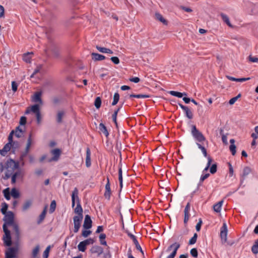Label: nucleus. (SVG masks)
<instances>
[{
  "mask_svg": "<svg viewBox=\"0 0 258 258\" xmlns=\"http://www.w3.org/2000/svg\"><path fill=\"white\" fill-rule=\"evenodd\" d=\"M72 206L74 208L75 205V200H77V206L74 209V212L77 215L73 217L74 225V232L77 233L81 226L82 221L83 218V210L80 204V201L78 197V190L76 187L72 194Z\"/></svg>",
  "mask_w": 258,
  "mask_h": 258,
  "instance_id": "nucleus-1",
  "label": "nucleus"
},
{
  "mask_svg": "<svg viewBox=\"0 0 258 258\" xmlns=\"http://www.w3.org/2000/svg\"><path fill=\"white\" fill-rule=\"evenodd\" d=\"M20 162H6L7 172L6 176L9 178L12 174L16 175V177L22 178L23 171L20 167Z\"/></svg>",
  "mask_w": 258,
  "mask_h": 258,
  "instance_id": "nucleus-2",
  "label": "nucleus"
},
{
  "mask_svg": "<svg viewBox=\"0 0 258 258\" xmlns=\"http://www.w3.org/2000/svg\"><path fill=\"white\" fill-rule=\"evenodd\" d=\"M34 137L33 135L32 132H30L27 139V144L25 148V152L21 155V160L23 161L25 159V157L29 153L31 146L34 144Z\"/></svg>",
  "mask_w": 258,
  "mask_h": 258,
  "instance_id": "nucleus-3",
  "label": "nucleus"
},
{
  "mask_svg": "<svg viewBox=\"0 0 258 258\" xmlns=\"http://www.w3.org/2000/svg\"><path fill=\"white\" fill-rule=\"evenodd\" d=\"M180 247V243L176 242L170 245L167 248L166 252H169L171 251L172 252L166 258H174L176 255L177 251Z\"/></svg>",
  "mask_w": 258,
  "mask_h": 258,
  "instance_id": "nucleus-4",
  "label": "nucleus"
},
{
  "mask_svg": "<svg viewBox=\"0 0 258 258\" xmlns=\"http://www.w3.org/2000/svg\"><path fill=\"white\" fill-rule=\"evenodd\" d=\"M191 134L194 138L199 142H202L206 140V138L196 127V125H192Z\"/></svg>",
  "mask_w": 258,
  "mask_h": 258,
  "instance_id": "nucleus-5",
  "label": "nucleus"
},
{
  "mask_svg": "<svg viewBox=\"0 0 258 258\" xmlns=\"http://www.w3.org/2000/svg\"><path fill=\"white\" fill-rule=\"evenodd\" d=\"M3 228L5 233V235L3 238L4 243L7 246H10L12 244L10 231L8 229L7 226H6V224L3 225Z\"/></svg>",
  "mask_w": 258,
  "mask_h": 258,
  "instance_id": "nucleus-6",
  "label": "nucleus"
},
{
  "mask_svg": "<svg viewBox=\"0 0 258 258\" xmlns=\"http://www.w3.org/2000/svg\"><path fill=\"white\" fill-rule=\"evenodd\" d=\"M5 217H4V221H5V224L6 225H10L11 224H13L14 222V214L12 212H8L6 214H4Z\"/></svg>",
  "mask_w": 258,
  "mask_h": 258,
  "instance_id": "nucleus-7",
  "label": "nucleus"
},
{
  "mask_svg": "<svg viewBox=\"0 0 258 258\" xmlns=\"http://www.w3.org/2000/svg\"><path fill=\"white\" fill-rule=\"evenodd\" d=\"M211 162H208L206 167L204 168L203 171V174L201 175L200 179L199 184H201L202 183L210 176V174L206 173L211 165Z\"/></svg>",
  "mask_w": 258,
  "mask_h": 258,
  "instance_id": "nucleus-8",
  "label": "nucleus"
},
{
  "mask_svg": "<svg viewBox=\"0 0 258 258\" xmlns=\"http://www.w3.org/2000/svg\"><path fill=\"white\" fill-rule=\"evenodd\" d=\"M227 225L226 223H224L220 229V237L224 242L227 241Z\"/></svg>",
  "mask_w": 258,
  "mask_h": 258,
  "instance_id": "nucleus-9",
  "label": "nucleus"
},
{
  "mask_svg": "<svg viewBox=\"0 0 258 258\" xmlns=\"http://www.w3.org/2000/svg\"><path fill=\"white\" fill-rule=\"evenodd\" d=\"M92 221L90 216L89 215H86L85 217V219L83 224V228L85 229H89L92 227Z\"/></svg>",
  "mask_w": 258,
  "mask_h": 258,
  "instance_id": "nucleus-10",
  "label": "nucleus"
},
{
  "mask_svg": "<svg viewBox=\"0 0 258 258\" xmlns=\"http://www.w3.org/2000/svg\"><path fill=\"white\" fill-rule=\"evenodd\" d=\"M190 204L187 203L184 210V224L186 225L189 220L190 216Z\"/></svg>",
  "mask_w": 258,
  "mask_h": 258,
  "instance_id": "nucleus-11",
  "label": "nucleus"
},
{
  "mask_svg": "<svg viewBox=\"0 0 258 258\" xmlns=\"http://www.w3.org/2000/svg\"><path fill=\"white\" fill-rule=\"evenodd\" d=\"M61 153V151L59 149H55L51 150V154L52 155V160L53 161L58 160Z\"/></svg>",
  "mask_w": 258,
  "mask_h": 258,
  "instance_id": "nucleus-12",
  "label": "nucleus"
},
{
  "mask_svg": "<svg viewBox=\"0 0 258 258\" xmlns=\"http://www.w3.org/2000/svg\"><path fill=\"white\" fill-rule=\"evenodd\" d=\"M107 183L105 185V191L104 193V197L109 199L111 194L110 185L109 183V179L108 178H107Z\"/></svg>",
  "mask_w": 258,
  "mask_h": 258,
  "instance_id": "nucleus-13",
  "label": "nucleus"
},
{
  "mask_svg": "<svg viewBox=\"0 0 258 258\" xmlns=\"http://www.w3.org/2000/svg\"><path fill=\"white\" fill-rule=\"evenodd\" d=\"M14 145H13L11 143H8L5 145L3 149L1 151V154L3 156H5L8 151H9L12 147H13Z\"/></svg>",
  "mask_w": 258,
  "mask_h": 258,
  "instance_id": "nucleus-14",
  "label": "nucleus"
},
{
  "mask_svg": "<svg viewBox=\"0 0 258 258\" xmlns=\"http://www.w3.org/2000/svg\"><path fill=\"white\" fill-rule=\"evenodd\" d=\"M128 236L131 238V239L133 240L134 244L136 245V248L140 251L143 254L144 253L143 251L142 250V249L141 248V246L139 244L136 237L132 234H128Z\"/></svg>",
  "mask_w": 258,
  "mask_h": 258,
  "instance_id": "nucleus-15",
  "label": "nucleus"
},
{
  "mask_svg": "<svg viewBox=\"0 0 258 258\" xmlns=\"http://www.w3.org/2000/svg\"><path fill=\"white\" fill-rule=\"evenodd\" d=\"M16 253V250L14 248H10L6 252V258H14Z\"/></svg>",
  "mask_w": 258,
  "mask_h": 258,
  "instance_id": "nucleus-16",
  "label": "nucleus"
},
{
  "mask_svg": "<svg viewBox=\"0 0 258 258\" xmlns=\"http://www.w3.org/2000/svg\"><path fill=\"white\" fill-rule=\"evenodd\" d=\"M14 131V134L15 136L18 138L23 136L24 130L22 127L18 126Z\"/></svg>",
  "mask_w": 258,
  "mask_h": 258,
  "instance_id": "nucleus-17",
  "label": "nucleus"
},
{
  "mask_svg": "<svg viewBox=\"0 0 258 258\" xmlns=\"http://www.w3.org/2000/svg\"><path fill=\"white\" fill-rule=\"evenodd\" d=\"M42 93L41 92H36L34 95L32 100L34 102L42 103V99L41 98Z\"/></svg>",
  "mask_w": 258,
  "mask_h": 258,
  "instance_id": "nucleus-18",
  "label": "nucleus"
},
{
  "mask_svg": "<svg viewBox=\"0 0 258 258\" xmlns=\"http://www.w3.org/2000/svg\"><path fill=\"white\" fill-rule=\"evenodd\" d=\"M223 204V201L222 200L218 202L217 204H215L213 206V209L214 211L217 213L220 212Z\"/></svg>",
  "mask_w": 258,
  "mask_h": 258,
  "instance_id": "nucleus-19",
  "label": "nucleus"
},
{
  "mask_svg": "<svg viewBox=\"0 0 258 258\" xmlns=\"http://www.w3.org/2000/svg\"><path fill=\"white\" fill-rule=\"evenodd\" d=\"M92 58L96 61L102 60H104L105 59V56H104L102 54H98V53H92Z\"/></svg>",
  "mask_w": 258,
  "mask_h": 258,
  "instance_id": "nucleus-20",
  "label": "nucleus"
},
{
  "mask_svg": "<svg viewBox=\"0 0 258 258\" xmlns=\"http://www.w3.org/2000/svg\"><path fill=\"white\" fill-rule=\"evenodd\" d=\"M118 180L119 181L120 186L121 188L122 187V164L120 162L119 164V170H118Z\"/></svg>",
  "mask_w": 258,
  "mask_h": 258,
  "instance_id": "nucleus-21",
  "label": "nucleus"
},
{
  "mask_svg": "<svg viewBox=\"0 0 258 258\" xmlns=\"http://www.w3.org/2000/svg\"><path fill=\"white\" fill-rule=\"evenodd\" d=\"M47 208V206H45L43 211L40 215L39 220L38 221V224H40V223H41L42 221L44 219L46 214Z\"/></svg>",
  "mask_w": 258,
  "mask_h": 258,
  "instance_id": "nucleus-22",
  "label": "nucleus"
},
{
  "mask_svg": "<svg viewBox=\"0 0 258 258\" xmlns=\"http://www.w3.org/2000/svg\"><path fill=\"white\" fill-rule=\"evenodd\" d=\"M65 114L64 111H58L56 115V121L58 123H60L62 122V119L64 116Z\"/></svg>",
  "mask_w": 258,
  "mask_h": 258,
  "instance_id": "nucleus-23",
  "label": "nucleus"
},
{
  "mask_svg": "<svg viewBox=\"0 0 258 258\" xmlns=\"http://www.w3.org/2000/svg\"><path fill=\"white\" fill-rule=\"evenodd\" d=\"M99 130L106 137L108 136L109 134L105 125L101 123L99 124Z\"/></svg>",
  "mask_w": 258,
  "mask_h": 258,
  "instance_id": "nucleus-24",
  "label": "nucleus"
},
{
  "mask_svg": "<svg viewBox=\"0 0 258 258\" xmlns=\"http://www.w3.org/2000/svg\"><path fill=\"white\" fill-rule=\"evenodd\" d=\"M221 18L223 20V21L226 23V24L230 27L231 28H232L233 27V26L232 25V24L230 23V21H229V18L227 16H226V15L223 14V13H221Z\"/></svg>",
  "mask_w": 258,
  "mask_h": 258,
  "instance_id": "nucleus-25",
  "label": "nucleus"
},
{
  "mask_svg": "<svg viewBox=\"0 0 258 258\" xmlns=\"http://www.w3.org/2000/svg\"><path fill=\"white\" fill-rule=\"evenodd\" d=\"M155 18L163 23L164 25H167L168 22L165 19H164L162 16L159 13L155 14Z\"/></svg>",
  "mask_w": 258,
  "mask_h": 258,
  "instance_id": "nucleus-26",
  "label": "nucleus"
},
{
  "mask_svg": "<svg viewBox=\"0 0 258 258\" xmlns=\"http://www.w3.org/2000/svg\"><path fill=\"white\" fill-rule=\"evenodd\" d=\"M251 251L253 254L258 253V239H256L251 247Z\"/></svg>",
  "mask_w": 258,
  "mask_h": 258,
  "instance_id": "nucleus-27",
  "label": "nucleus"
},
{
  "mask_svg": "<svg viewBox=\"0 0 258 258\" xmlns=\"http://www.w3.org/2000/svg\"><path fill=\"white\" fill-rule=\"evenodd\" d=\"M33 54V53H25L23 55V60L26 61V62H30L31 56V55Z\"/></svg>",
  "mask_w": 258,
  "mask_h": 258,
  "instance_id": "nucleus-28",
  "label": "nucleus"
},
{
  "mask_svg": "<svg viewBox=\"0 0 258 258\" xmlns=\"http://www.w3.org/2000/svg\"><path fill=\"white\" fill-rule=\"evenodd\" d=\"M169 93L172 96H176L179 98H181L183 95H186V93L182 94V93L174 91H170Z\"/></svg>",
  "mask_w": 258,
  "mask_h": 258,
  "instance_id": "nucleus-29",
  "label": "nucleus"
},
{
  "mask_svg": "<svg viewBox=\"0 0 258 258\" xmlns=\"http://www.w3.org/2000/svg\"><path fill=\"white\" fill-rule=\"evenodd\" d=\"M32 205V201L30 200L26 201L23 206V210L26 211L28 210Z\"/></svg>",
  "mask_w": 258,
  "mask_h": 258,
  "instance_id": "nucleus-30",
  "label": "nucleus"
},
{
  "mask_svg": "<svg viewBox=\"0 0 258 258\" xmlns=\"http://www.w3.org/2000/svg\"><path fill=\"white\" fill-rule=\"evenodd\" d=\"M78 248L79 251L84 252L86 249V245L85 244L83 241H81L78 244Z\"/></svg>",
  "mask_w": 258,
  "mask_h": 258,
  "instance_id": "nucleus-31",
  "label": "nucleus"
},
{
  "mask_svg": "<svg viewBox=\"0 0 258 258\" xmlns=\"http://www.w3.org/2000/svg\"><path fill=\"white\" fill-rule=\"evenodd\" d=\"M250 172L251 169L249 167H246L243 169V173L242 174V178H243V180H244V177L248 175Z\"/></svg>",
  "mask_w": 258,
  "mask_h": 258,
  "instance_id": "nucleus-32",
  "label": "nucleus"
},
{
  "mask_svg": "<svg viewBox=\"0 0 258 258\" xmlns=\"http://www.w3.org/2000/svg\"><path fill=\"white\" fill-rule=\"evenodd\" d=\"M31 110L35 114L40 112L39 105L35 104L32 106L31 107Z\"/></svg>",
  "mask_w": 258,
  "mask_h": 258,
  "instance_id": "nucleus-33",
  "label": "nucleus"
},
{
  "mask_svg": "<svg viewBox=\"0 0 258 258\" xmlns=\"http://www.w3.org/2000/svg\"><path fill=\"white\" fill-rule=\"evenodd\" d=\"M39 246L36 245L32 250V257L33 258H36L39 253Z\"/></svg>",
  "mask_w": 258,
  "mask_h": 258,
  "instance_id": "nucleus-34",
  "label": "nucleus"
},
{
  "mask_svg": "<svg viewBox=\"0 0 258 258\" xmlns=\"http://www.w3.org/2000/svg\"><path fill=\"white\" fill-rule=\"evenodd\" d=\"M105 238H106V235L104 233H101L99 235L100 242L102 245H107L106 242L105 240Z\"/></svg>",
  "mask_w": 258,
  "mask_h": 258,
  "instance_id": "nucleus-35",
  "label": "nucleus"
},
{
  "mask_svg": "<svg viewBox=\"0 0 258 258\" xmlns=\"http://www.w3.org/2000/svg\"><path fill=\"white\" fill-rule=\"evenodd\" d=\"M9 226L12 227L13 229L15 232L16 235L17 236H19V230L18 226L16 223H15V222H14L13 224H11Z\"/></svg>",
  "mask_w": 258,
  "mask_h": 258,
  "instance_id": "nucleus-36",
  "label": "nucleus"
},
{
  "mask_svg": "<svg viewBox=\"0 0 258 258\" xmlns=\"http://www.w3.org/2000/svg\"><path fill=\"white\" fill-rule=\"evenodd\" d=\"M55 208H56V202L54 200H53L51 202L49 212L50 213H53L55 210Z\"/></svg>",
  "mask_w": 258,
  "mask_h": 258,
  "instance_id": "nucleus-37",
  "label": "nucleus"
},
{
  "mask_svg": "<svg viewBox=\"0 0 258 258\" xmlns=\"http://www.w3.org/2000/svg\"><path fill=\"white\" fill-rule=\"evenodd\" d=\"M11 195L13 198L15 199L19 198L20 195L18 190H17L16 188H13L12 189Z\"/></svg>",
  "mask_w": 258,
  "mask_h": 258,
  "instance_id": "nucleus-38",
  "label": "nucleus"
},
{
  "mask_svg": "<svg viewBox=\"0 0 258 258\" xmlns=\"http://www.w3.org/2000/svg\"><path fill=\"white\" fill-rule=\"evenodd\" d=\"M91 251L92 253H101L102 251V249L101 247L98 246H93L91 249Z\"/></svg>",
  "mask_w": 258,
  "mask_h": 258,
  "instance_id": "nucleus-39",
  "label": "nucleus"
},
{
  "mask_svg": "<svg viewBox=\"0 0 258 258\" xmlns=\"http://www.w3.org/2000/svg\"><path fill=\"white\" fill-rule=\"evenodd\" d=\"M150 95H142V94H131L130 95V97H135L137 98H149L150 97Z\"/></svg>",
  "mask_w": 258,
  "mask_h": 258,
  "instance_id": "nucleus-40",
  "label": "nucleus"
},
{
  "mask_svg": "<svg viewBox=\"0 0 258 258\" xmlns=\"http://www.w3.org/2000/svg\"><path fill=\"white\" fill-rule=\"evenodd\" d=\"M94 105L95 107L98 109L100 107L101 105V99L100 97H97L95 100Z\"/></svg>",
  "mask_w": 258,
  "mask_h": 258,
  "instance_id": "nucleus-41",
  "label": "nucleus"
},
{
  "mask_svg": "<svg viewBox=\"0 0 258 258\" xmlns=\"http://www.w3.org/2000/svg\"><path fill=\"white\" fill-rule=\"evenodd\" d=\"M197 237H198L197 234L195 233L194 236L189 240L188 244L189 245L194 244L197 241Z\"/></svg>",
  "mask_w": 258,
  "mask_h": 258,
  "instance_id": "nucleus-42",
  "label": "nucleus"
},
{
  "mask_svg": "<svg viewBox=\"0 0 258 258\" xmlns=\"http://www.w3.org/2000/svg\"><path fill=\"white\" fill-rule=\"evenodd\" d=\"M3 193L5 196V198L7 200H9L10 199V194L9 188H7L4 190Z\"/></svg>",
  "mask_w": 258,
  "mask_h": 258,
  "instance_id": "nucleus-43",
  "label": "nucleus"
},
{
  "mask_svg": "<svg viewBox=\"0 0 258 258\" xmlns=\"http://www.w3.org/2000/svg\"><path fill=\"white\" fill-rule=\"evenodd\" d=\"M186 113V116L189 119H191L193 117V114L192 111L187 107L184 111Z\"/></svg>",
  "mask_w": 258,
  "mask_h": 258,
  "instance_id": "nucleus-44",
  "label": "nucleus"
},
{
  "mask_svg": "<svg viewBox=\"0 0 258 258\" xmlns=\"http://www.w3.org/2000/svg\"><path fill=\"white\" fill-rule=\"evenodd\" d=\"M119 99V95L118 93H115L113 97V101L112 103V105H116L118 102Z\"/></svg>",
  "mask_w": 258,
  "mask_h": 258,
  "instance_id": "nucleus-45",
  "label": "nucleus"
},
{
  "mask_svg": "<svg viewBox=\"0 0 258 258\" xmlns=\"http://www.w3.org/2000/svg\"><path fill=\"white\" fill-rule=\"evenodd\" d=\"M14 134V131H12L11 133L10 134L9 137H8V141H9V142L8 143H11V144H12L13 145H14L16 143L13 142V135Z\"/></svg>",
  "mask_w": 258,
  "mask_h": 258,
  "instance_id": "nucleus-46",
  "label": "nucleus"
},
{
  "mask_svg": "<svg viewBox=\"0 0 258 258\" xmlns=\"http://www.w3.org/2000/svg\"><path fill=\"white\" fill-rule=\"evenodd\" d=\"M8 206L6 203H4L2 205V208L1 209V212L3 214H6L7 213V210L8 209Z\"/></svg>",
  "mask_w": 258,
  "mask_h": 258,
  "instance_id": "nucleus-47",
  "label": "nucleus"
},
{
  "mask_svg": "<svg viewBox=\"0 0 258 258\" xmlns=\"http://www.w3.org/2000/svg\"><path fill=\"white\" fill-rule=\"evenodd\" d=\"M190 254L195 258H197L198 255V250L196 248H192L190 251Z\"/></svg>",
  "mask_w": 258,
  "mask_h": 258,
  "instance_id": "nucleus-48",
  "label": "nucleus"
},
{
  "mask_svg": "<svg viewBox=\"0 0 258 258\" xmlns=\"http://www.w3.org/2000/svg\"><path fill=\"white\" fill-rule=\"evenodd\" d=\"M241 96V94H239L237 96L235 97H233L232 98H231L230 100H229V103L230 104V105H232L238 99V98L240 97Z\"/></svg>",
  "mask_w": 258,
  "mask_h": 258,
  "instance_id": "nucleus-49",
  "label": "nucleus"
},
{
  "mask_svg": "<svg viewBox=\"0 0 258 258\" xmlns=\"http://www.w3.org/2000/svg\"><path fill=\"white\" fill-rule=\"evenodd\" d=\"M90 156H91L90 150L89 148H87V150H86V161H90V160H91Z\"/></svg>",
  "mask_w": 258,
  "mask_h": 258,
  "instance_id": "nucleus-50",
  "label": "nucleus"
},
{
  "mask_svg": "<svg viewBox=\"0 0 258 258\" xmlns=\"http://www.w3.org/2000/svg\"><path fill=\"white\" fill-rule=\"evenodd\" d=\"M119 110V108H118L116 110H115L113 114H112L113 120L116 125H117L116 117H117V115Z\"/></svg>",
  "mask_w": 258,
  "mask_h": 258,
  "instance_id": "nucleus-51",
  "label": "nucleus"
},
{
  "mask_svg": "<svg viewBox=\"0 0 258 258\" xmlns=\"http://www.w3.org/2000/svg\"><path fill=\"white\" fill-rule=\"evenodd\" d=\"M210 171L212 174H214L217 171V165L216 164H213L210 169Z\"/></svg>",
  "mask_w": 258,
  "mask_h": 258,
  "instance_id": "nucleus-52",
  "label": "nucleus"
},
{
  "mask_svg": "<svg viewBox=\"0 0 258 258\" xmlns=\"http://www.w3.org/2000/svg\"><path fill=\"white\" fill-rule=\"evenodd\" d=\"M220 135L222 136V140L224 143H227V137L224 135L223 130L222 129L220 130Z\"/></svg>",
  "mask_w": 258,
  "mask_h": 258,
  "instance_id": "nucleus-53",
  "label": "nucleus"
},
{
  "mask_svg": "<svg viewBox=\"0 0 258 258\" xmlns=\"http://www.w3.org/2000/svg\"><path fill=\"white\" fill-rule=\"evenodd\" d=\"M229 176L232 177L233 175V169L230 162H228Z\"/></svg>",
  "mask_w": 258,
  "mask_h": 258,
  "instance_id": "nucleus-54",
  "label": "nucleus"
},
{
  "mask_svg": "<svg viewBox=\"0 0 258 258\" xmlns=\"http://www.w3.org/2000/svg\"><path fill=\"white\" fill-rule=\"evenodd\" d=\"M236 146L234 145H230L229 147V149L232 154V155H234L236 153Z\"/></svg>",
  "mask_w": 258,
  "mask_h": 258,
  "instance_id": "nucleus-55",
  "label": "nucleus"
},
{
  "mask_svg": "<svg viewBox=\"0 0 258 258\" xmlns=\"http://www.w3.org/2000/svg\"><path fill=\"white\" fill-rule=\"evenodd\" d=\"M91 233L90 230H84L82 231V235L84 237H88Z\"/></svg>",
  "mask_w": 258,
  "mask_h": 258,
  "instance_id": "nucleus-56",
  "label": "nucleus"
},
{
  "mask_svg": "<svg viewBox=\"0 0 258 258\" xmlns=\"http://www.w3.org/2000/svg\"><path fill=\"white\" fill-rule=\"evenodd\" d=\"M41 69H42V66L41 65L38 66L36 67V68L35 69L34 72L33 73V74L31 75V77H33L34 75H35L36 74H37L38 72H39L41 70Z\"/></svg>",
  "mask_w": 258,
  "mask_h": 258,
  "instance_id": "nucleus-57",
  "label": "nucleus"
},
{
  "mask_svg": "<svg viewBox=\"0 0 258 258\" xmlns=\"http://www.w3.org/2000/svg\"><path fill=\"white\" fill-rule=\"evenodd\" d=\"M83 242L85 243V244L87 246L88 245L93 244L94 242V240L92 238H89V239H87L83 241Z\"/></svg>",
  "mask_w": 258,
  "mask_h": 258,
  "instance_id": "nucleus-58",
  "label": "nucleus"
},
{
  "mask_svg": "<svg viewBox=\"0 0 258 258\" xmlns=\"http://www.w3.org/2000/svg\"><path fill=\"white\" fill-rule=\"evenodd\" d=\"M248 59L250 61H251L252 62H258V58L252 56L251 55L249 56Z\"/></svg>",
  "mask_w": 258,
  "mask_h": 258,
  "instance_id": "nucleus-59",
  "label": "nucleus"
},
{
  "mask_svg": "<svg viewBox=\"0 0 258 258\" xmlns=\"http://www.w3.org/2000/svg\"><path fill=\"white\" fill-rule=\"evenodd\" d=\"M60 98L57 97H53L52 99V102L53 104L55 105L58 104L60 102Z\"/></svg>",
  "mask_w": 258,
  "mask_h": 258,
  "instance_id": "nucleus-60",
  "label": "nucleus"
},
{
  "mask_svg": "<svg viewBox=\"0 0 258 258\" xmlns=\"http://www.w3.org/2000/svg\"><path fill=\"white\" fill-rule=\"evenodd\" d=\"M202 224V221L201 219L199 220V222L197 224L196 226V229L197 231H199L201 228V226Z\"/></svg>",
  "mask_w": 258,
  "mask_h": 258,
  "instance_id": "nucleus-61",
  "label": "nucleus"
},
{
  "mask_svg": "<svg viewBox=\"0 0 258 258\" xmlns=\"http://www.w3.org/2000/svg\"><path fill=\"white\" fill-rule=\"evenodd\" d=\"M27 122V118L25 116H22L20 118V124L21 125H25Z\"/></svg>",
  "mask_w": 258,
  "mask_h": 258,
  "instance_id": "nucleus-62",
  "label": "nucleus"
},
{
  "mask_svg": "<svg viewBox=\"0 0 258 258\" xmlns=\"http://www.w3.org/2000/svg\"><path fill=\"white\" fill-rule=\"evenodd\" d=\"M179 8L182 10L185 11L186 12H188V13H190L192 11V10L190 8H186V7L182 6H180L179 7Z\"/></svg>",
  "mask_w": 258,
  "mask_h": 258,
  "instance_id": "nucleus-63",
  "label": "nucleus"
},
{
  "mask_svg": "<svg viewBox=\"0 0 258 258\" xmlns=\"http://www.w3.org/2000/svg\"><path fill=\"white\" fill-rule=\"evenodd\" d=\"M112 61L115 64H118L119 63V59L117 57L114 56L111 58Z\"/></svg>",
  "mask_w": 258,
  "mask_h": 258,
  "instance_id": "nucleus-64",
  "label": "nucleus"
}]
</instances>
